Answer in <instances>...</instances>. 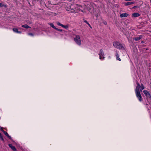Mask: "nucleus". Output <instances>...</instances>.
<instances>
[{"mask_svg":"<svg viewBox=\"0 0 151 151\" xmlns=\"http://www.w3.org/2000/svg\"><path fill=\"white\" fill-rule=\"evenodd\" d=\"M137 84L136 88L135 90L136 95L139 101H142V98L139 89H140V91H142V90L145 88V87L142 84L140 86L139 83L138 82L137 83Z\"/></svg>","mask_w":151,"mask_h":151,"instance_id":"nucleus-1","label":"nucleus"},{"mask_svg":"<svg viewBox=\"0 0 151 151\" xmlns=\"http://www.w3.org/2000/svg\"><path fill=\"white\" fill-rule=\"evenodd\" d=\"M78 7H82V6L78 4H76L74 5H71L70 6V9L71 10H72L73 12L76 13L77 12V11L80 10Z\"/></svg>","mask_w":151,"mask_h":151,"instance_id":"nucleus-2","label":"nucleus"},{"mask_svg":"<svg viewBox=\"0 0 151 151\" xmlns=\"http://www.w3.org/2000/svg\"><path fill=\"white\" fill-rule=\"evenodd\" d=\"M113 45L115 47L119 49L122 50L124 49L123 45L117 42H113Z\"/></svg>","mask_w":151,"mask_h":151,"instance_id":"nucleus-3","label":"nucleus"},{"mask_svg":"<svg viewBox=\"0 0 151 151\" xmlns=\"http://www.w3.org/2000/svg\"><path fill=\"white\" fill-rule=\"evenodd\" d=\"M74 40L77 44L79 45L81 44L80 37L79 35H76V37L74 38Z\"/></svg>","mask_w":151,"mask_h":151,"instance_id":"nucleus-4","label":"nucleus"},{"mask_svg":"<svg viewBox=\"0 0 151 151\" xmlns=\"http://www.w3.org/2000/svg\"><path fill=\"white\" fill-rule=\"evenodd\" d=\"M99 55V58L100 59H101L102 58L104 59L105 58V57H104V52L102 49H101L100 50Z\"/></svg>","mask_w":151,"mask_h":151,"instance_id":"nucleus-5","label":"nucleus"},{"mask_svg":"<svg viewBox=\"0 0 151 151\" xmlns=\"http://www.w3.org/2000/svg\"><path fill=\"white\" fill-rule=\"evenodd\" d=\"M144 94L147 97H150L151 95L150 93L148 92L146 90H144L143 91Z\"/></svg>","mask_w":151,"mask_h":151,"instance_id":"nucleus-6","label":"nucleus"},{"mask_svg":"<svg viewBox=\"0 0 151 151\" xmlns=\"http://www.w3.org/2000/svg\"><path fill=\"white\" fill-rule=\"evenodd\" d=\"M140 14L138 13H135L132 14V17H137L139 16Z\"/></svg>","mask_w":151,"mask_h":151,"instance_id":"nucleus-7","label":"nucleus"},{"mask_svg":"<svg viewBox=\"0 0 151 151\" xmlns=\"http://www.w3.org/2000/svg\"><path fill=\"white\" fill-rule=\"evenodd\" d=\"M142 37V35H140L139 37H136L133 38V40H134L135 41H137L141 39Z\"/></svg>","mask_w":151,"mask_h":151,"instance_id":"nucleus-8","label":"nucleus"},{"mask_svg":"<svg viewBox=\"0 0 151 151\" xmlns=\"http://www.w3.org/2000/svg\"><path fill=\"white\" fill-rule=\"evenodd\" d=\"M9 146L14 151H16L17 150L15 147L13 146L11 144H9Z\"/></svg>","mask_w":151,"mask_h":151,"instance_id":"nucleus-9","label":"nucleus"},{"mask_svg":"<svg viewBox=\"0 0 151 151\" xmlns=\"http://www.w3.org/2000/svg\"><path fill=\"white\" fill-rule=\"evenodd\" d=\"M128 16V14L127 13H122L120 15L121 17H127Z\"/></svg>","mask_w":151,"mask_h":151,"instance_id":"nucleus-10","label":"nucleus"},{"mask_svg":"<svg viewBox=\"0 0 151 151\" xmlns=\"http://www.w3.org/2000/svg\"><path fill=\"white\" fill-rule=\"evenodd\" d=\"M134 2H129L127 3H125L124 4V5L125 6H128L134 4Z\"/></svg>","mask_w":151,"mask_h":151,"instance_id":"nucleus-11","label":"nucleus"},{"mask_svg":"<svg viewBox=\"0 0 151 151\" xmlns=\"http://www.w3.org/2000/svg\"><path fill=\"white\" fill-rule=\"evenodd\" d=\"M13 31L15 32H16L19 33H21V32L20 31H18V29L16 28H13Z\"/></svg>","mask_w":151,"mask_h":151,"instance_id":"nucleus-12","label":"nucleus"},{"mask_svg":"<svg viewBox=\"0 0 151 151\" xmlns=\"http://www.w3.org/2000/svg\"><path fill=\"white\" fill-rule=\"evenodd\" d=\"M115 55H116V59L117 60H118L119 61H121V59L119 58V55L118 53L117 52H116Z\"/></svg>","mask_w":151,"mask_h":151,"instance_id":"nucleus-13","label":"nucleus"},{"mask_svg":"<svg viewBox=\"0 0 151 151\" xmlns=\"http://www.w3.org/2000/svg\"><path fill=\"white\" fill-rule=\"evenodd\" d=\"M4 134L6 136H7L9 139H11V137L10 136L8 133L5 131H4Z\"/></svg>","mask_w":151,"mask_h":151,"instance_id":"nucleus-14","label":"nucleus"},{"mask_svg":"<svg viewBox=\"0 0 151 151\" xmlns=\"http://www.w3.org/2000/svg\"><path fill=\"white\" fill-rule=\"evenodd\" d=\"M22 27H23L27 28V29H28V28H31L30 27H29V26H28V25H27L26 24H25L24 25H22Z\"/></svg>","mask_w":151,"mask_h":151,"instance_id":"nucleus-15","label":"nucleus"},{"mask_svg":"<svg viewBox=\"0 0 151 151\" xmlns=\"http://www.w3.org/2000/svg\"><path fill=\"white\" fill-rule=\"evenodd\" d=\"M48 24L52 28L55 29L56 27L54 26L53 24L52 23H49Z\"/></svg>","mask_w":151,"mask_h":151,"instance_id":"nucleus-16","label":"nucleus"},{"mask_svg":"<svg viewBox=\"0 0 151 151\" xmlns=\"http://www.w3.org/2000/svg\"><path fill=\"white\" fill-rule=\"evenodd\" d=\"M62 27L66 29H68L69 27L68 25H63H63Z\"/></svg>","mask_w":151,"mask_h":151,"instance_id":"nucleus-17","label":"nucleus"},{"mask_svg":"<svg viewBox=\"0 0 151 151\" xmlns=\"http://www.w3.org/2000/svg\"><path fill=\"white\" fill-rule=\"evenodd\" d=\"M0 139L1 140L3 141H4V139L3 137V136L0 133Z\"/></svg>","mask_w":151,"mask_h":151,"instance_id":"nucleus-18","label":"nucleus"},{"mask_svg":"<svg viewBox=\"0 0 151 151\" xmlns=\"http://www.w3.org/2000/svg\"><path fill=\"white\" fill-rule=\"evenodd\" d=\"M56 23L59 26H60L62 27L63 26V24H61L60 22H57Z\"/></svg>","mask_w":151,"mask_h":151,"instance_id":"nucleus-19","label":"nucleus"},{"mask_svg":"<svg viewBox=\"0 0 151 151\" xmlns=\"http://www.w3.org/2000/svg\"><path fill=\"white\" fill-rule=\"evenodd\" d=\"M55 29L57 30H58V31H60V32H62V29H59L57 28H56V29Z\"/></svg>","mask_w":151,"mask_h":151,"instance_id":"nucleus-20","label":"nucleus"},{"mask_svg":"<svg viewBox=\"0 0 151 151\" xmlns=\"http://www.w3.org/2000/svg\"><path fill=\"white\" fill-rule=\"evenodd\" d=\"M84 22L86 23V24H88V23H89L86 20H83Z\"/></svg>","mask_w":151,"mask_h":151,"instance_id":"nucleus-21","label":"nucleus"},{"mask_svg":"<svg viewBox=\"0 0 151 151\" xmlns=\"http://www.w3.org/2000/svg\"><path fill=\"white\" fill-rule=\"evenodd\" d=\"M0 130L2 131L3 132H4V131H5L3 129V128L2 127H1V128H0Z\"/></svg>","mask_w":151,"mask_h":151,"instance_id":"nucleus-22","label":"nucleus"},{"mask_svg":"<svg viewBox=\"0 0 151 151\" xmlns=\"http://www.w3.org/2000/svg\"><path fill=\"white\" fill-rule=\"evenodd\" d=\"M3 6H4V5H2V4L1 3H0V6L2 7Z\"/></svg>","mask_w":151,"mask_h":151,"instance_id":"nucleus-23","label":"nucleus"},{"mask_svg":"<svg viewBox=\"0 0 151 151\" xmlns=\"http://www.w3.org/2000/svg\"><path fill=\"white\" fill-rule=\"evenodd\" d=\"M29 35L32 36H33V34L32 33H29Z\"/></svg>","mask_w":151,"mask_h":151,"instance_id":"nucleus-24","label":"nucleus"},{"mask_svg":"<svg viewBox=\"0 0 151 151\" xmlns=\"http://www.w3.org/2000/svg\"><path fill=\"white\" fill-rule=\"evenodd\" d=\"M87 24L89 26L90 28H92V27L89 23H88Z\"/></svg>","mask_w":151,"mask_h":151,"instance_id":"nucleus-25","label":"nucleus"},{"mask_svg":"<svg viewBox=\"0 0 151 151\" xmlns=\"http://www.w3.org/2000/svg\"><path fill=\"white\" fill-rule=\"evenodd\" d=\"M81 12H83V13H86V12H85V11H83V10H81Z\"/></svg>","mask_w":151,"mask_h":151,"instance_id":"nucleus-26","label":"nucleus"},{"mask_svg":"<svg viewBox=\"0 0 151 151\" xmlns=\"http://www.w3.org/2000/svg\"><path fill=\"white\" fill-rule=\"evenodd\" d=\"M144 43V41H141V43H142V44H143V43Z\"/></svg>","mask_w":151,"mask_h":151,"instance_id":"nucleus-27","label":"nucleus"},{"mask_svg":"<svg viewBox=\"0 0 151 151\" xmlns=\"http://www.w3.org/2000/svg\"><path fill=\"white\" fill-rule=\"evenodd\" d=\"M104 24H107V23L106 22H105L104 23Z\"/></svg>","mask_w":151,"mask_h":151,"instance_id":"nucleus-28","label":"nucleus"},{"mask_svg":"<svg viewBox=\"0 0 151 151\" xmlns=\"http://www.w3.org/2000/svg\"><path fill=\"white\" fill-rule=\"evenodd\" d=\"M147 50V49H146V50Z\"/></svg>","mask_w":151,"mask_h":151,"instance_id":"nucleus-29","label":"nucleus"}]
</instances>
